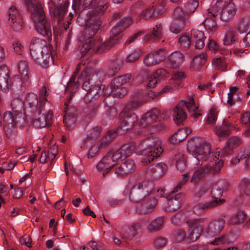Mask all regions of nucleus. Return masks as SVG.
Wrapping results in <instances>:
<instances>
[{"mask_svg": "<svg viewBox=\"0 0 250 250\" xmlns=\"http://www.w3.org/2000/svg\"><path fill=\"white\" fill-rule=\"evenodd\" d=\"M175 191L171 192L169 198L167 199V205L166 209L167 211L170 212L178 209L181 206L183 200L185 195L183 193H178L174 194Z\"/></svg>", "mask_w": 250, "mask_h": 250, "instance_id": "a878e982", "label": "nucleus"}, {"mask_svg": "<svg viewBox=\"0 0 250 250\" xmlns=\"http://www.w3.org/2000/svg\"><path fill=\"white\" fill-rule=\"evenodd\" d=\"M3 124L4 128H11L16 125V122L12 113L6 111L4 113L3 118Z\"/></svg>", "mask_w": 250, "mask_h": 250, "instance_id": "8fccbe9b", "label": "nucleus"}, {"mask_svg": "<svg viewBox=\"0 0 250 250\" xmlns=\"http://www.w3.org/2000/svg\"><path fill=\"white\" fill-rule=\"evenodd\" d=\"M85 62L83 61L79 63L76 70L65 87V91L70 92L71 95L76 93L82 83H84L87 79L91 77L93 73V69L85 67Z\"/></svg>", "mask_w": 250, "mask_h": 250, "instance_id": "423d86ee", "label": "nucleus"}, {"mask_svg": "<svg viewBox=\"0 0 250 250\" xmlns=\"http://www.w3.org/2000/svg\"><path fill=\"white\" fill-rule=\"evenodd\" d=\"M103 148H104V147L101 146L100 143L98 142L97 144L92 146L90 148L88 153V157L92 158L94 157Z\"/></svg>", "mask_w": 250, "mask_h": 250, "instance_id": "69168bd1", "label": "nucleus"}, {"mask_svg": "<svg viewBox=\"0 0 250 250\" xmlns=\"http://www.w3.org/2000/svg\"><path fill=\"white\" fill-rule=\"evenodd\" d=\"M167 56L166 50L161 48L157 51L147 54L144 59V63L147 67L156 65L164 61Z\"/></svg>", "mask_w": 250, "mask_h": 250, "instance_id": "4be33fe9", "label": "nucleus"}, {"mask_svg": "<svg viewBox=\"0 0 250 250\" xmlns=\"http://www.w3.org/2000/svg\"><path fill=\"white\" fill-rule=\"evenodd\" d=\"M24 103L20 99H14L11 103V106L12 110L16 116L21 114L22 110L23 109Z\"/></svg>", "mask_w": 250, "mask_h": 250, "instance_id": "09e8293b", "label": "nucleus"}, {"mask_svg": "<svg viewBox=\"0 0 250 250\" xmlns=\"http://www.w3.org/2000/svg\"><path fill=\"white\" fill-rule=\"evenodd\" d=\"M243 143V140L241 136H232L230 137L227 141V146L221 150V157H225L231 154L233 149L239 147Z\"/></svg>", "mask_w": 250, "mask_h": 250, "instance_id": "393cba45", "label": "nucleus"}, {"mask_svg": "<svg viewBox=\"0 0 250 250\" xmlns=\"http://www.w3.org/2000/svg\"><path fill=\"white\" fill-rule=\"evenodd\" d=\"M19 71L21 76V79L22 83H24L28 82L29 74L28 69L29 66L28 62L26 61L21 60L18 63Z\"/></svg>", "mask_w": 250, "mask_h": 250, "instance_id": "e433bc0d", "label": "nucleus"}, {"mask_svg": "<svg viewBox=\"0 0 250 250\" xmlns=\"http://www.w3.org/2000/svg\"><path fill=\"white\" fill-rule=\"evenodd\" d=\"M185 15H186L185 12H184L182 8L179 7H176L173 13L174 20L177 21L184 20L185 22L186 21Z\"/></svg>", "mask_w": 250, "mask_h": 250, "instance_id": "e2e57ef3", "label": "nucleus"}, {"mask_svg": "<svg viewBox=\"0 0 250 250\" xmlns=\"http://www.w3.org/2000/svg\"><path fill=\"white\" fill-rule=\"evenodd\" d=\"M235 128L234 125L228 121H224L222 126L215 129V133L221 140L228 136L231 130Z\"/></svg>", "mask_w": 250, "mask_h": 250, "instance_id": "7c9ffc66", "label": "nucleus"}, {"mask_svg": "<svg viewBox=\"0 0 250 250\" xmlns=\"http://www.w3.org/2000/svg\"><path fill=\"white\" fill-rule=\"evenodd\" d=\"M152 7H153L154 16L157 17L162 14L165 10L166 2L164 0H161Z\"/></svg>", "mask_w": 250, "mask_h": 250, "instance_id": "13d9d810", "label": "nucleus"}, {"mask_svg": "<svg viewBox=\"0 0 250 250\" xmlns=\"http://www.w3.org/2000/svg\"><path fill=\"white\" fill-rule=\"evenodd\" d=\"M229 242L230 240L228 235L225 234L215 237L214 240L210 241L208 243L213 245H220L229 243Z\"/></svg>", "mask_w": 250, "mask_h": 250, "instance_id": "bf43d9fd", "label": "nucleus"}, {"mask_svg": "<svg viewBox=\"0 0 250 250\" xmlns=\"http://www.w3.org/2000/svg\"><path fill=\"white\" fill-rule=\"evenodd\" d=\"M210 10V9H208L206 11V14L208 17L206 18L204 21V25L207 30L210 32H214L216 30L217 28V23L214 20L211 19V17H214L209 16L208 11Z\"/></svg>", "mask_w": 250, "mask_h": 250, "instance_id": "c03bdc74", "label": "nucleus"}, {"mask_svg": "<svg viewBox=\"0 0 250 250\" xmlns=\"http://www.w3.org/2000/svg\"><path fill=\"white\" fill-rule=\"evenodd\" d=\"M189 230V227H188V233L187 235L186 232L183 230H178L174 235L175 241L177 242H180L183 241L185 239H187L188 241L189 242H193L194 241H190L188 238Z\"/></svg>", "mask_w": 250, "mask_h": 250, "instance_id": "052dcab7", "label": "nucleus"}, {"mask_svg": "<svg viewBox=\"0 0 250 250\" xmlns=\"http://www.w3.org/2000/svg\"><path fill=\"white\" fill-rule=\"evenodd\" d=\"M12 85L10 71L8 67L3 65L0 67V89L6 92Z\"/></svg>", "mask_w": 250, "mask_h": 250, "instance_id": "bb28decb", "label": "nucleus"}, {"mask_svg": "<svg viewBox=\"0 0 250 250\" xmlns=\"http://www.w3.org/2000/svg\"><path fill=\"white\" fill-rule=\"evenodd\" d=\"M116 131L109 130L106 134L99 141L100 146L104 148L107 147L116 137L117 133H121Z\"/></svg>", "mask_w": 250, "mask_h": 250, "instance_id": "4c0bfd02", "label": "nucleus"}, {"mask_svg": "<svg viewBox=\"0 0 250 250\" xmlns=\"http://www.w3.org/2000/svg\"><path fill=\"white\" fill-rule=\"evenodd\" d=\"M113 167V165L110 159H109L106 155L97 165V168L98 170H104L106 171V173H108Z\"/></svg>", "mask_w": 250, "mask_h": 250, "instance_id": "a19ab883", "label": "nucleus"}, {"mask_svg": "<svg viewBox=\"0 0 250 250\" xmlns=\"http://www.w3.org/2000/svg\"><path fill=\"white\" fill-rule=\"evenodd\" d=\"M221 155L220 151L216 150L214 152H211L210 145L208 143H204L200 145L194 150L193 155L197 162V165H202V163L205 161H213L218 159Z\"/></svg>", "mask_w": 250, "mask_h": 250, "instance_id": "9b49d317", "label": "nucleus"}, {"mask_svg": "<svg viewBox=\"0 0 250 250\" xmlns=\"http://www.w3.org/2000/svg\"><path fill=\"white\" fill-rule=\"evenodd\" d=\"M143 228V223L140 221L134 222L128 227L126 232L129 238L134 237L138 232L141 231Z\"/></svg>", "mask_w": 250, "mask_h": 250, "instance_id": "79ce46f5", "label": "nucleus"}, {"mask_svg": "<svg viewBox=\"0 0 250 250\" xmlns=\"http://www.w3.org/2000/svg\"><path fill=\"white\" fill-rule=\"evenodd\" d=\"M217 119V112L214 107H212L209 111L207 118V123L208 124L214 125Z\"/></svg>", "mask_w": 250, "mask_h": 250, "instance_id": "0e129e2a", "label": "nucleus"}, {"mask_svg": "<svg viewBox=\"0 0 250 250\" xmlns=\"http://www.w3.org/2000/svg\"><path fill=\"white\" fill-rule=\"evenodd\" d=\"M212 64L216 70L225 71L227 69V64L224 57L214 58L212 61Z\"/></svg>", "mask_w": 250, "mask_h": 250, "instance_id": "a18cd8bd", "label": "nucleus"}, {"mask_svg": "<svg viewBox=\"0 0 250 250\" xmlns=\"http://www.w3.org/2000/svg\"><path fill=\"white\" fill-rule=\"evenodd\" d=\"M238 189L241 194L249 195L250 193V181L244 179L239 183Z\"/></svg>", "mask_w": 250, "mask_h": 250, "instance_id": "603ef678", "label": "nucleus"}, {"mask_svg": "<svg viewBox=\"0 0 250 250\" xmlns=\"http://www.w3.org/2000/svg\"><path fill=\"white\" fill-rule=\"evenodd\" d=\"M191 39L195 42V47L198 49L203 48L205 45L206 37L203 31L193 29L191 31Z\"/></svg>", "mask_w": 250, "mask_h": 250, "instance_id": "c85d7f7f", "label": "nucleus"}, {"mask_svg": "<svg viewBox=\"0 0 250 250\" xmlns=\"http://www.w3.org/2000/svg\"><path fill=\"white\" fill-rule=\"evenodd\" d=\"M64 105L66 107L64 108L65 113L63 115V122L67 127H69V125L74 124L76 109L73 107H69L66 102Z\"/></svg>", "mask_w": 250, "mask_h": 250, "instance_id": "473e14b6", "label": "nucleus"}, {"mask_svg": "<svg viewBox=\"0 0 250 250\" xmlns=\"http://www.w3.org/2000/svg\"><path fill=\"white\" fill-rule=\"evenodd\" d=\"M223 165L224 161L220 160L215 164L211 165L208 164L201 167L194 172L191 179V182L196 184L207 174L218 173Z\"/></svg>", "mask_w": 250, "mask_h": 250, "instance_id": "2eb2a0df", "label": "nucleus"}, {"mask_svg": "<svg viewBox=\"0 0 250 250\" xmlns=\"http://www.w3.org/2000/svg\"><path fill=\"white\" fill-rule=\"evenodd\" d=\"M184 56L179 51L171 53L168 57L167 65L171 68L179 67L184 62Z\"/></svg>", "mask_w": 250, "mask_h": 250, "instance_id": "cd10ccee", "label": "nucleus"}, {"mask_svg": "<svg viewBox=\"0 0 250 250\" xmlns=\"http://www.w3.org/2000/svg\"><path fill=\"white\" fill-rule=\"evenodd\" d=\"M175 159L176 161V166L178 169L180 171H184L186 168V159L185 156L182 154L175 156Z\"/></svg>", "mask_w": 250, "mask_h": 250, "instance_id": "6e6d98bb", "label": "nucleus"}, {"mask_svg": "<svg viewBox=\"0 0 250 250\" xmlns=\"http://www.w3.org/2000/svg\"><path fill=\"white\" fill-rule=\"evenodd\" d=\"M187 137L186 131L183 129H179L171 136L169 141L171 143L176 144L182 142Z\"/></svg>", "mask_w": 250, "mask_h": 250, "instance_id": "37998d69", "label": "nucleus"}, {"mask_svg": "<svg viewBox=\"0 0 250 250\" xmlns=\"http://www.w3.org/2000/svg\"><path fill=\"white\" fill-rule=\"evenodd\" d=\"M164 218L158 217L153 220L147 227V230L149 232L156 231L160 230L163 227L164 224Z\"/></svg>", "mask_w": 250, "mask_h": 250, "instance_id": "de8ad7c7", "label": "nucleus"}, {"mask_svg": "<svg viewBox=\"0 0 250 250\" xmlns=\"http://www.w3.org/2000/svg\"><path fill=\"white\" fill-rule=\"evenodd\" d=\"M131 76L130 74H126L113 79L110 85L115 97H122L127 93V89L123 85L129 82Z\"/></svg>", "mask_w": 250, "mask_h": 250, "instance_id": "f3484780", "label": "nucleus"}, {"mask_svg": "<svg viewBox=\"0 0 250 250\" xmlns=\"http://www.w3.org/2000/svg\"><path fill=\"white\" fill-rule=\"evenodd\" d=\"M119 118L121 121L117 131L121 133L133 128L139 121L138 116L134 112L126 110V109H123L120 114Z\"/></svg>", "mask_w": 250, "mask_h": 250, "instance_id": "ddd939ff", "label": "nucleus"}, {"mask_svg": "<svg viewBox=\"0 0 250 250\" xmlns=\"http://www.w3.org/2000/svg\"><path fill=\"white\" fill-rule=\"evenodd\" d=\"M246 214L243 211H239L230 218L229 222L231 224L242 223L246 219Z\"/></svg>", "mask_w": 250, "mask_h": 250, "instance_id": "864d4df0", "label": "nucleus"}, {"mask_svg": "<svg viewBox=\"0 0 250 250\" xmlns=\"http://www.w3.org/2000/svg\"><path fill=\"white\" fill-rule=\"evenodd\" d=\"M190 42L189 37L187 35H183L179 39V43L180 46L185 50L188 49L189 47Z\"/></svg>", "mask_w": 250, "mask_h": 250, "instance_id": "338daca9", "label": "nucleus"}, {"mask_svg": "<svg viewBox=\"0 0 250 250\" xmlns=\"http://www.w3.org/2000/svg\"><path fill=\"white\" fill-rule=\"evenodd\" d=\"M162 25L161 23L157 24L153 28L151 33H148L143 38L145 42H154L160 40L162 36Z\"/></svg>", "mask_w": 250, "mask_h": 250, "instance_id": "72a5a7b5", "label": "nucleus"}, {"mask_svg": "<svg viewBox=\"0 0 250 250\" xmlns=\"http://www.w3.org/2000/svg\"><path fill=\"white\" fill-rule=\"evenodd\" d=\"M182 103L180 102L174 109V120L179 124L182 123L187 118V114L183 108Z\"/></svg>", "mask_w": 250, "mask_h": 250, "instance_id": "ea45409f", "label": "nucleus"}, {"mask_svg": "<svg viewBox=\"0 0 250 250\" xmlns=\"http://www.w3.org/2000/svg\"><path fill=\"white\" fill-rule=\"evenodd\" d=\"M249 26V22L245 19H242L238 24L237 30L240 34H242L248 30Z\"/></svg>", "mask_w": 250, "mask_h": 250, "instance_id": "774afa93", "label": "nucleus"}, {"mask_svg": "<svg viewBox=\"0 0 250 250\" xmlns=\"http://www.w3.org/2000/svg\"><path fill=\"white\" fill-rule=\"evenodd\" d=\"M236 35V32L234 29L231 28L229 29L226 32L224 38L223 44L227 46L233 44L235 42Z\"/></svg>", "mask_w": 250, "mask_h": 250, "instance_id": "49530a36", "label": "nucleus"}, {"mask_svg": "<svg viewBox=\"0 0 250 250\" xmlns=\"http://www.w3.org/2000/svg\"><path fill=\"white\" fill-rule=\"evenodd\" d=\"M108 2L106 0H83L82 7L83 9L91 8L92 10L86 13V25L87 26L88 19L90 15H97L101 14V19L102 15L108 8Z\"/></svg>", "mask_w": 250, "mask_h": 250, "instance_id": "4468645a", "label": "nucleus"}, {"mask_svg": "<svg viewBox=\"0 0 250 250\" xmlns=\"http://www.w3.org/2000/svg\"><path fill=\"white\" fill-rule=\"evenodd\" d=\"M199 6V2L197 0H190L185 5L186 15H189L194 12Z\"/></svg>", "mask_w": 250, "mask_h": 250, "instance_id": "5fc2aeb1", "label": "nucleus"}, {"mask_svg": "<svg viewBox=\"0 0 250 250\" xmlns=\"http://www.w3.org/2000/svg\"><path fill=\"white\" fill-rule=\"evenodd\" d=\"M62 0H49L48 2L50 13L54 19L60 22L66 11L67 4L60 2Z\"/></svg>", "mask_w": 250, "mask_h": 250, "instance_id": "412c9836", "label": "nucleus"}, {"mask_svg": "<svg viewBox=\"0 0 250 250\" xmlns=\"http://www.w3.org/2000/svg\"><path fill=\"white\" fill-rule=\"evenodd\" d=\"M123 68V62L119 57L116 56L113 59L107 71V77H111L119 72Z\"/></svg>", "mask_w": 250, "mask_h": 250, "instance_id": "2f4dec72", "label": "nucleus"}, {"mask_svg": "<svg viewBox=\"0 0 250 250\" xmlns=\"http://www.w3.org/2000/svg\"><path fill=\"white\" fill-rule=\"evenodd\" d=\"M120 166L124 168V171L127 175L134 170L135 167V163L131 159L126 160L122 163Z\"/></svg>", "mask_w": 250, "mask_h": 250, "instance_id": "4d7b16f0", "label": "nucleus"}, {"mask_svg": "<svg viewBox=\"0 0 250 250\" xmlns=\"http://www.w3.org/2000/svg\"><path fill=\"white\" fill-rule=\"evenodd\" d=\"M161 142L158 140L153 145H150L147 148L142 151L143 158L141 162L147 164L152 162L155 158L159 157L163 152V149L160 146Z\"/></svg>", "mask_w": 250, "mask_h": 250, "instance_id": "6ab92c4d", "label": "nucleus"}, {"mask_svg": "<svg viewBox=\"0 0 250 250\" xmlns=\"http://www.w3.org/2000/svg\"><path fill=\"white\" fill-rule=\"evenodd\" d=\"M207 60L206 53H202L194 57L191 63V67L193 70H197L201 66L204 65Z\"/></svg>", "mask_w": 250, "mask_h": 250, "instance_id": "58836bf2", "label": "nucleus"}, {"mask_svg": "<svg viewBox=\"0 0 250 250\" xmlns=\"http://www.w3.org/2000/svg\"><path fill=\"white\" fill-rule=\"evenodd\" d=\"M100 15V13L97 15H91L88 19L87 26L84 29L83 40L79 47L82 57L89 51L92 53H102L109 50L119 43L121 33L132 23L130 18H123L112 28L109 38L101 43L100 40L96 41L94 38L102 24Z\"/></svg>", "mask_w": 250, "mask_h": 250, "instance_id": "f257e3e1", "label": "nucleus"}, {"mask_svg": "<svg viewBox=\"0 0 250 250\" xmlns=\"http://www.w3.org/2000/svg\"><path fill=\"white\" fill-rule=\"evenodd\" d=\"M31 13V18L37 31L48 40L52 37L51 28L46 19L41 3L36 0H23Z\"/></svg>", "mask_w": 250, "mask_h": 250, "instance_id": "20e7f679", "label": "nucleus"}, {"mask_svg": "<svg viewBox=\"0 0 250 250\" xmlns=\"http://www.w3.org/2000/svg\"><path fill=\"white\" fill-rule=\"evenodd\" d=\"M223 190L219 188L214 187L211 191L213 200L208 202H200L195 205L193 208L195 213L200 214L205 210L210 209L216 207L218 205L223 204L225 200L220 199L223 195Z\"/></svg>", "mask_w": 250, "mask_h": 250, "instance_id": "f8f14e48", "label": "nucleus"}, {"mask_svg": "<svg viewBox=\"0 0 250 250\" xmlns=\"http://www.w3.org/2000/svg\"><path fill=\"white\" fill-rule=\"evenodd\" d=\"M153 184L151 182L146 181L134 185L131 188L129 193V199L133 202L141 203L145 201V205L136 208L139 213L147 214L154 210L157 200L155 198H148L154 191Z\"/></svg>", "mask_w": 250, "mask_h": 250, "instance_id": "7ed1b4c3", "label": "nucleus"}, {"mask_svg": "<svg viewBox=\"0 0 250 250\" xmlns=\"http://www.w3.org/2000/svg\"><path fill=\"white\" fill-rule=\"evenodd\" d=\"M58 150L56 148H50L48 152H42L40 157V161L42 164L50 163L49 168L52 167Z\"/></svg>", "mask_w": 250, "mask_h": 250, "instance_id": "f704fd0d", "label": "nucleus"}, {"mask_svg": "<svg viewBox=\"0 0 250 250\" xmlns=\"http://www.w3.org/2000/svg\"><path fill=\"white\" fill-rule=\"evenodd\" d=\"M42 110H39L37 112L38 114L36 116L33 120L32 123L33 125L38 128L44 127L50 125L51 124L53 118V112L49 110L47 115L43 113L42 114Z\"/></svg>", "mask_w": 250, "mask_h": 250, "instance_id": "b1692460", "label": "nucleus"}, {"mask_svg": "<svg viewBox=\"0 0 250 250\" xmlns=\"http://www.w3.org/2000/svg\"><path fill=\"white\" fill-rule=\"evenodd\" d=\"M147 95L149 97L154 99L155 97L154 92L150 91V92H144L142 90H138L134 92L132 95L133 99L130 101L124 109L130 111V109L135 108L146 102V97Z\"/></svg>", "mask_w": 250, "mask_h": 250, "instance_id": "aec40b11", "label": "nucleus"}, {"mask_svg": "<svg viewBox=\"0 0 250 250\" xmlns=\"http://www.w3.org/2000/svg\"><path fill=\"white\" fill-rule=\"evenodd\" d=\"M167 170V165L164 163H159L148 168L144 174V179L153 183V180H158L162 178Z\"/></svg>", "mask_w": 250, "mask_h": 250, "instance_id": "dca6fc26", "label": "nucleus"}, {"mask_svg": "<svg viewBox=\"0 0 250 250\" xmlns=\"http://www.w3.org/2000/svg\"><path fill=\"white\" fill-rule=\"evenodd\" d=\"M240 161L244 162L247 167L250 168V151L245 150L240 151L237 156L233 158L231 160L232 164L235 165Z\"/></svg>", "mask_w": 250, "mask_h": 250, "instance_id": "c9c22d12", "label": "nucleus"}, {"mask_svg": "<svg viewBox=\"0 0 250 250\" xmlns=\"http://www.w3.org/2000/svg\"><path fill=\"white\" fill-rule=\"evenodd\" d=\"M225 220L222 218L212 219L209 223L205 218L188 220L187 221L189 227L188 238L190 241H196L205 233L207 237H214L223 230Z\"/></svg>", "mask_w": 250, "mask_h": 250, "instance_id": "f03ea898", "label": "nucleus"}, {"mask_svg": "<svg viewBox=\"0 0 250 250\" xmlns=\"http://www.w3.org/2000/svg\"><path fill=\"white\" fill-rule=\"evenodd\" d=\"M94 76V71L91 77L87 79L83 84V88L87 92L83 100L85 103H89L97 100L104 92V85L99 83L93 84L92 83V77Z\"/></svg>", "mask_w": 250, "mask_h": 250, "instance_id": "9d476101", "label": "nucleus"}, {"mask_svg": "<svg viewBox=\"0 0 250 250\" xmlns=\"http://www.w3.org/2000/svg\"><path fill=\"white\" fill-rule=\"evenodd\" d=\"M231 0H217L210 10L208 11L209 16L216 17L221 8L222 10L220 13L221 20L224 21H229L234 16L236 12L235 6Z\"/></svg>", "mask_w": 250, "mask_h": 250, "instance_id": "1a4fd4ad", "label": "nucleus"}, {"mask_svg": "<svg viewBox=\"0 0 250 250\" xmlns=\"http://www.w3.org/2000/svg\"><path fill=\"white\" fill-rule=\"evenodd\" d=\"M48 87L44 85L39 90V100L37 94L34 93H28L24 102V112L36 113L39 110H42L45 102L48 101Z\"/></svg>", "mask_w": 250, "mask_h": 250, "instance_id": "0eeeda50", "label": "nucleus"}, {"mask_svg": "<svg viewBox=\"0 0 250 250\" xmlns=\"http://www.w3.org/2000/svg\"><path fill=\"white\" fill-rule=\"evenodd\" d=\"M185 22L184 20L177 21L173 20L170 27V31L177 34L181 32L184 28Z\"/></svg>", "mask_w": 250, "mask_h": 250, "instance_id": "3c124183", "label": "nucleus"}, {"mask_svg": "<svg viewBox=\"0 0 250 250\" xmlns=\"http://www.w3.org/2000/svg\"><path fill=\"white\" fill-rule=\"evenodd\" d=\"M134 149L133 146L125 144L123 145L119 149L116 151H109L106 155L109 159H110L114 167L118 161L129 156L132 154Z\"/></svg>", "mask_w": 250, "mask_h": 250, "instance_id": "a211bd4d", "label": "nucleus"}, {"mask_svg": "<svg viewBox=\"0 0 250 250\" xmlns=\"http://www.w3.org/2000/svg\"><path fill=\"white\" fill-rule=\"evenodd\" d=\"M51 46L42 39L32 38L30 44V54L36 64L46 68L54 63Z\"/></svg>", "mask_w": 250, "mask_h": 250, "instance_id": "39448f33", "label": "nucleus"}, {"mask_svg": "<svg viewBox=\"0 0 250 250\" xmlns=\"http://www.w3.org/2000/svg\"><path fill=\"white\" fill-rule=\"evenodd\" d=\"M8 22L12 28L18 31L22 27V19L17 9L14 6H11L8 10Z\"/></svg>", "mask_w": 250, "mask_h": 250, "instance_id": "5701e85b", "label": "nucleus"}, {"mask_svg": "<svg viewBox=\"0 0 250 250\" xmlns=\"http://www.w3.org/2000/svg\"><path fill=\"white\" fill-rule=\"evenodd\" d=\"M181 102L183 106L186 107L192 117L197 118L201 115V111L199 109V106L195 104L192 97H189L188 100L182 101Z\"/></svg>", "mask_w": 250, "mask_h": 250, "instance_id": "c756f323", "label": "nucleus"}, {"mask_svg": "<svg viewBox=\"0 0 250 250\" xmlns=\"http://www.w3.org/2000/svg\"><path fill=\"white\" fill-rule=\"evenodd\" d=\"M165 118V117L161 115V111L158 108H154L143 116L139 122V125L143 128H146L147 133L152 134L164 128L163 125L157 124V121H161Z\"/></svg>", "mask_w": 250, "mask_h": 250, "instance_id": "6e6552de", "label": "nucleus"}, {"mask_svg": "<svg viewBox=\"0 0 250 250\" xmlns=\"http://www.w3.org/2000/svg\"><path fill=\"white\" fill-rule=\"evenodd\" d=\"M154 16V12L153 7L149 6L144 9L140 14V19L137 21L141 19H148Z\"/></svg>", "mask_w": 250, "mask_h": 250, "instance_id": "680f3d73", "label": "nucleus"}]
</instances>
